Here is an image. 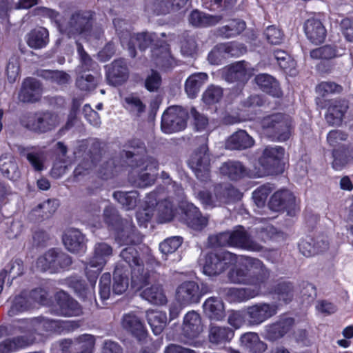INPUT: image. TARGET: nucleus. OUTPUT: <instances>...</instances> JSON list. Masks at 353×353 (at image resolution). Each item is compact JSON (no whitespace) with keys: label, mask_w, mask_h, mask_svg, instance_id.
Wrapping results in <instances>:
<instances>
[{"label":"nucleus","mask_w":353,"mask_h":353,"mask_svg":"<svg viewBox=\"0 0 353 353\" xmlns=\"http://www.w3.org/2000/svg\"><path fill=\"white\" fill-rule=\"evenodd\" d=\"M256 84L268 94L280 97L282 94L278 81L268 74H259L255 77Z\"/></svg>","instance_id":"obj_41"},{"label":"nucleus","mask_w":353,"mask_h":353,"mask_svg":"<svg viewBox=\"0 0 353 353\" xmlns=\"http://www.w3.org/2000/svg\"><path fill=\"white\" fill-rule=\"evenodd\" d=\"M185 220L187 225L194 230H201L208 222L206 216H202L199 208L193 204H188L185 209Z\"/></svg>","instance_id":"obj_33"},{"label":"nucleus","mask_w":353,"mask_h":353,"mask_svg":"<svg viewBox=\"0 0 353 353\" xmlns=\"http://www.w3.org/2000/svg\"><path fill=\"white\" fill-rule=\"evenodd\" d=\"M0 170L10 180H17L21 175L17 161L10 154H5L0 157Z\"/></svg>","instance_id":"obj_42"},{"label":"nucleus","mask_w":353,"mask_h":353,"mask_svg":"<svg viewBox=\"0 0 353 353\" xmlns=\"http://www.w3.org/2000/svg\"><path fill=\"white\" fill-rule=\"evenodd\" d=\"M203 309L211 319L221 321L225 316L224 305L220 299H208L203 304Z\"/></svg>","instance_id":"obj_44"},{"label":"nucleus","mask_w":353,"mask_h":353,"mask_svg":"<svg viewBox=\"0 0 353 353\" xmlns=\"http://www.w3.org/2000/svg\"><path fill=\"white\" fill-rule=\"evenodd\" d=\"M201 296L199 286L194 281H185L176 290V299L183 305L198 303Z\"/></svg>","instance_id":"obj_17"},{"label":"nucleus","mask_w":353,"mask_h":353,"mask_svg":"<svg viewBox=\"0 0 353 353\" xmlns=\"http://www.w3.org/2000/svg\"><path fill=\"white\" fill-rule=\"evenodd\" d=\"M112 253V248L106 243L100 242L94 245L93 256L85 270L91 286L95 285L99 273Z\"/></svg>","instance_id":"obj_5"},{"label":"nucleus","mask_w":353,"mask_h":353,"mask_svg":"<svg viewBox=\"0 0 353 353\" xmlns=\"http://www.w3.org/2000/svg\"><path fill=\"white\" fill-rule=\"evenodd\" d=\"M113 197L126 210L134 209L139 201V194L137 191L122 192L116 191Z\"/></svg>","instance_id":"obj_50"},{"label":"nucleus","mask_w":353,"mask_h":353,"mask_svg":"<svg viewBox=\"0 0 353 353\" xmlns=\"http://www.w3.org/2000/svg\"><path fill=\"white\" fill-rule=\"evenodd\" d=\"M248 288H232L227 292V296L230 301L242 302L259 296L265 285H250Z\"/></svg>","instance_id":"obj_26"},{"label":"nucleus","mask_w":353,"mask_h":353,"mask_svg":"<svg viewBox=\"0 0 353 353\" xmlns=\"http://www.w3.org/2000/svg\"><path fill=\"white\" fill-rule=\"evenodd\" d=\"M34 339L26 338L25 336H17L11 339H6L0 343V353H10L32 343Z\"/></svg>","instance_id":"obj_52"},{"label":"nucleus","mask_w":353,"mask_h":353,"mask_svg":"<svg viewBox=\"0 0 353 353\" xmlns=\"http://www.w3.org/2000/svg\"><path fill=\"white\" fill-rule=\"evenodd\" d=\"M294 204V196L291 192L287 190H281L276 192L271 196L269 201L270 208L274 211L292 209Z\"/></svg>","instance_id":"obj_27"},{"label":"nucleus","mask_w":353,"mask_h":353,"mask_svg":"<svg viewBox=\"0 0 353 353\" xmlns=\"http://www.w3.org/2000/svg\"><path fill=\"white\" fill-rule=\"evenodd\" d=\"M63 242L71 252L78 253L85 250V237L79 230H68L63 236Z\"/></svg>","instance_id":"obj_28"},{"label":"nucleus","mask_w":353,"mask_h":353,"mask_svg":"<svg viewBox=\"0 0 353 353\" xmlns=\"http://www.w3.org/2000/svg\"><path fill=\"white\" fill-rule=\"evenodd\" d=\"M77 46L80 62L76 68V73L96 72L95 71L98 68V64L93 61L90 56L85 51L81 43H77Z\"/></svg>","instance_id":"obj_45"},{"label":"nucleus","mask_w":353,"mask_h":353,"mask_svg":"<svg viewBox=\"0 0 353 353\" xmlns=\"http://www.w3.org/2000/svg\"><path fill=\"white\" fill-rule=\"evenodd\" d=\"M146 9L157 15L166 14L171 11V6L167 0H154L147 4Z\"/></svg>","instance_id":"obj_61"},{"label":"nucleus","mask_w":353,"mask_h":353,"mask_svg":"<svg viewBox=\"0 0 353 353\" xmlns=\"http://www.w3.org/2000/svg\"><path fill=\"white\" fill-rule=\"evenodd\" d=\"M230 236L231 247L240 248L253 251H258L261 248L260 245L254 242L241 227L230 232Z\"/></svg>","instance_id":"obj_30"},{"label":"nucleus","mask_w":353,"mask_h":353,"mask_svg":"<svg viewBox=\"0 0 353 353\" xmlns=\"http://www.w3.org/2000/svg\"><path fill=\"white\" fill-rule=\"evenodd\" d=\"M128 150H123L122 157L125 156L127 163L134 168L130 176V181L136 186L145 188L151 185L156 179V172L159 169V163L153 157H147L142 160L141 156L145 152L144 144L134 140L129 142Z\"/></svg>","instance_id":"obj_1"},{"label":"nucleus","mask_w":353,"mask_h":353,"mask_svg":"<svg viewBox=\"0 0 353 353\" xmlns=\"http://www.w3.org/2000/svg\"><path fill=\"white\" fill-rule=\"evenodd\" d=\"M161 177L164 180V184L166 185V190L167 192L169 194V198L175 196L178 200L183 199L184 192L181 185L175 181H172L168 174L165 172H162Z\"/></svg>","instance_id":"obj_56"},{"label":"nucleus","mask_w":353,"mask_h":353,"mask_svg":"<svg viewBox=\"0 0 353 353\" xmlns=\"http://www.w3.org/2000/svg\"><path fill=\"white\" fill-rule=\"evenodd\" d=\"M224 76L225 80L230 82H244L250 76V68L245 61L236 62L227 68Z\"/></svg>","instance_id":"obj_32"},{"label":"nucleus","mask_w":353,"mask_h":353,"mask_svg":"<svg viewBox=\"0 0 353 353\" xmlns=\"http://www.w3.org/2000/svg\"><path fill=\"white\" fill-rule=\"evenodd\" d=\"M294 324V319L287 316L281 317L275 323L265 327V337L272 341L278 340L288 333Z\"/></svg>","instance_id":"obj_20"},{"label":"nucleus","mask_w":353,"mask_h":353,"mask_svg":"<svg viewBox=\"0 0 353 353\" xmlns=\"http://www.w3.org/2000/svg\"><path fill=\"white\" fill-rule=\"evenodd\" d=\"M220 172L232 180H239L248 175L245 166L240 161H236L223 163L220 167Z\"/></svg>","instance_id":"obj_40"},{"label":"nucleus","mask_w":353,"mask_h":353,"mask_svg":"<svg viewBox=\"0 0 353 353\" xmlns=\"http://www.w3.org/2000/svg\"><path fill=\"white\" fill-rule=\"evenodd\" d=\"M129 268L119 263L113 274L112 291L114 294H121L126 291L129 285Z\"/></svg>","instance_id":"obj_34"},{"label":"nucleus","mask_w":353,"mask_h":353,"mask_svg":"<svg viewBox=\"0 0 353 353\" xmlns=\"http://www.w3.org/2000/svg\"><path fill=\"white\" fill-rule=\"evenodd\" d=\"M348 103L345 99H334L329 101L325 114V120L330 125H339L348 109Z\"/></svg>","instance_id":"obj_21"},{"label":"nucleus","mask_w":353,"mask_h":353,"mask_svg":"<svg viewBox=\"0 0 353 353\" xmlns=\"http://www.w3.org/2000/svg\"><path fill=\"white\" fill-rule=\"evenodd\" d=\"M225 185H218L214 188V194L207 191H201L198 194V198L206 208H212L228 203V194L225 193Z\"/></svg>","instance_id":"obj_18"},{"label":"nucleus","mask_w":353,"mask_h":353,"mask_svg":"<svg viewBox=\"0 0 353 353\" xmlns=\"http://www.w3.org/2000/svg\"><path fill=\"white\" fill-rule=\"evenodd\" d=\"M76 86L81 91L90 92L94 90L99 81V76L97 72L94 74L90 73H77Z\"/></svg>","instance_id":"obj_46"},{"label":"nucleus","mask_w":353,"mask_h":353,"mask_svg":"<svg viewBox=\"0 0 353 353\" xmlns=\"http://www.w3.org/2000/svg\"><path fill=\"white\" fill-rule=\"evenodd\" d=\"M142 236L135 230L131 221H121V227L118 228L116 240L121 245L139 244L142 241Z\"/></svg>","instance_id":"obj_19"},{"label":"nucleus","mask_w":353,"mask_h":353,"mask_svg":"<svg viewBox=\"0 0 353 353\" xmlns=\"http://www.w3.org/2000/svg\"><path fill=\"white\" fill-rule=\"evenodd\" d=\"M341 54L342 53L339 54L334 46L331 45H325L310 52V57L316 59H330Z\"/></svg>","instance_id":"obj_58"},{"label":"nucleus","mask_w":353,"mask_h":353,"mask_svg":"<svg viewBox=\"0 0 353 353\" xmlns=\"http://www.w3.org/2000/svg\"><path fill=\"white\" fill-rule=\"evenodd\" d=\"M31 308H33V301L28 299V293L23 292L12 299L8 314L10 316H13Z\"/></svg>","instance_id":"obj_47"},{"label":"nucleus","mask_w":353,"mask_h":353,"mask_svg":"<svg viewBox=\"0 0 353 353\" xmlns=\"http://www.w3.org/2000/svg\"><path fill=\"white\" fill-rule=\"evenodd\" d=\"M312 242L313 240L310 239V241L302 240L299 243V250L303 256L310 257L328 248V243L326 241L317 242L316 245L312 244Z\"/></svg>","instance_id":"obj_54"},{"label":"nucleus","mask_w":353,"mask_h":353,"mask_svg":"<svg viewBox=\"0 0 353 353\" xmlns=\"http://www.w3.org/2000/svg\"><path fill=\"white\" fill-rule=\"evenodd\" d=\"M228 275L233 283L265 285L270 272L258 259L245 257L229 271Z\"/></svg>","instance_id":"obj_2"},{"label":"nucleus","mask_w":353,"mask_h":353,"mask_svg":"<svg viewBox=\"0 0 353 353\" xmlns=\"http://www.w3.org/2000/svg\"><path fill=\"white\" fill-rule=\"evenodd\" d=\"M278 312V305L275 303H258L245 310V317L250 325H259L272 318Z\"/></svg>","instance_id":"obj_14"},{"label":"nucleus","mask_w":353,"mask_h":353,"mask_svg":"<svg viewBox=\"0 0 353 353\" xmlns=\"http://www.w3.org/2000/svg\"><path fill=\"white\" fill-rule=\"evenodd\" d=\"M122 327L135 336L141 338L145 334V327L143 322L134 313L125 314L121 320Z\"/></svg>","instance_id":"obj_39"},{"label":"nucleus","mask_w":353,"mask_h":353,"mask_svg":"<svg viewBox=\"0 0 353 353\" xmlns=\"http://www.w3.org/2000/svg\"><path fill=\"white\" fill-rule=\"evenodd\" d=\"M41 75L59 85L66 84L70 80V75L63 71L46 70L42 72Z\"/></svg>","instance_id":"obj_62"},{"label":"nucleus","mask_w":353,"mask_h":353,"mask_svg":"<svg viewBox=\"0 0 353 353\" xmlns=\"http://www.w3.org/2000/svg\"><path fill=\"white\" fill-rule=\"evenodd\" d=\"M120 256L128 265L125 268L132 269V285L141 288L153 279V272L144 268L143 261L139 257L137 250L132 246L123 249Z\"/></svg>","instance_id":"obj_3"},{"label":"nucleus","mask_w":353,"mask_h":353,"mask_svg":"<svg viewBox=\"0 0 353 353\" xmlns=\"http://www.w3.org/2000/svg\"><path fill=\"white\" fill-rule=\"evenodd\" d=\"M25 271L23 261L21 259H16L12 260L3 271L6 273L9 279H14L21 276Z\"/></svg>","instance_id":"obj_60"},{"label":"nucleus","mask_w":353,"mask_h":353,"mask_svg":"<svg viewBox=\"0 0 353 353\" xmlns=\"http://www.w3.org/2000/svg\"><path fill=\"white\" fill-rule=\"evenodd\" d=\"M245 29V23L239 20H232L230 23L217 30V35L225 39L239 35Z\"/></svg>","instance_id":"obj_53"},{"label":"nucleus","mask_w":353,"mask_h":353,"mask_svg":"<svg viewBox=\"0 0 353 353\" xmlns=\"http://www.w3.org/2000/svg\"><path fill=\"white\" fill-rule=\"evenodd\" d=\"M304 31L307 38L316 44L323 42L327 32L321 21L316 18L308 19L305 22Z\"/></svg>","instance_id":"obj_25"},{"label":"nucleus","mask_w":353,"mask_h":353,"mask_svg":"<svg viewBox=\"0 0 353 353\" xmlns=\"http://www.w3.org/2000/svg\"><path fill=\"white\" fill-rule=\"evenodd\" d=\"M266 133L280 141L288 140L291 134L292 118L289 115L276 114L265 117L261 121Z\"/></svg>","instance_id":"obj_6"},{"label":"nucleus","mask_w":353,"mask_h":353,"mask_svg":"<svg viewBox=\"0 0 353 353\" xmlns=\"http://www.w3.org/2000/svg\"><path fill=\"white\" fill-rule=\"evenodd\" d=\"M182 239L179 236H173L165 239L159 245L161 252L164 254L174 252L181 245Z\"/></svg>","instance_id":"obj_64"},{"label":"nucleus","mask_w":353,"mask_h":353,"mask_svg":"<svg viewBox=\"0 0 353 353\" xmlns=\"http://www.w3.org/2000/svg\"><path fill=\"white\" fill-rule=\"evenodd\" d=\"M128 75V70L124 59L115 60L108 68V78L114 85L125 81Z\"/></svg>","instance_id":"obj_38"},{"label":"nucleus","mask_w":353,"mask_h":353,"mask_svg":"<svg viewBox=\"0 0 353 353\" xmlns=\"http://www.w3.org/2000/svg\"><path fill=\"white\" fill-rule=\"evenodd\" d=\"M79 327V323L75 321H61L43 317L20 320L14 325L21 332H59L61 328L74 330Z\"/></svg>","instance_id":"obj_4"},{"label":"nucleus","mask_w":353,"mask_h":353,"mask_svg":"<svg viewBox=\"0 0 353 353\" xmlns=\"http://www.w3.org/2000/svg\"><path fill=\"white\" fill-rule=\"evenodd\" d=\"M148 201L147 202L151 204V205L154 204L152 200L155 201L156 208L154 212L159 223H162L170 221L173 219L176 210L173 201H171L168 199L157 201V199H160L158 196V191H154L150 193L148 196Z\"/></svg>","instance_id":"obj_16"},{"label":"nucleus","mask_w":353,"mask_h":353,"mask_svg":"<svg viewBox=\"0 0 353 353\" xmlns=\"http://www.w3.org/2000/svg\"><path fill=\"white\" fill-rule=\"evenodd\" d=\"M240 344L250 353H263L267 350V345L255 332H247L241 335Z\"/></svg>","instance_id":"obj_35"},{"label":"nucleus","mask_w":353,"mask_h":353,"mask_svg":"<svg viewBox=\"0 0 353 353\" xmlns=\"http://www.w3.org/2000/svg\"><path fill=\"white\" fill-rule=\"evenodd\" d=\"M254 140L245 130H241L232 134L226 141L230 150H245L254 145Z\"/></svg>","instance_id":"obj_37"},{"label":"nucleus","mask_w":353,"mask_h":353,"mask_svg":"<svg viewBox=\"0 0 353 353\" xmlns=\"http://www.w3.org/2000/svg\"><path fill=\"white\" fill-rule=\"evenodd\" d=\"M147 319L155 335L160 334L167 323V316L165 313L160 311H148Z\"/></svg>","instance_id":"obj_48"},{"label":"nucleus","mask_w":353,"mask_h":353,"mask_svg":"<svg viewBox=\"0 0 353 353\" xmlns=\"http://www.w3.org/2000/svg\"><path fill=\"white\" fill-rule=\"evenodd\" d=\"M238 261V256L228 251L210 252L205 256L203 272L209 276L219 275Z\"/></svg>","instance_id":"obj_9"},{"label":"nucleus","mask_w":353,"mask_h":353,"mask_svg":"<svg viewBox=\"0 0 353 353\" xmlns=\"http://www.w3.org/2000/svg\"><path fill=\"white\" fill-rule=\"evenodd\" d=\"M72 263L68 254L60 250L50 249L37 259V268L41 272L57 273L67 269Z\"/></svg>","instance_id":"obj_7"},{"label":"nucleus","mask_w":353,"mask_h":353,"mask_svg":"<svg viewBox=\"0 0 353 353\" xmlns=\"http://www.w3.org/2000/svg\"><path fill=\"white\" fill-rule=\"evenodd\" d=\"M57 303L59 307V313L63 316H77L81 312L79 303L63 292L56 295Z\"/></svg>","instance_id":"obj_31"},{"label":"nucleus","mask_w":353,"mask_h":353,"mask_svg":"<svg viewBox=\"0 0 353 353\" xmlns=\"http://www.w3.org/2000/svg\"><path fill=\"white\" fill-rule=\"evenodd\" d=\"M208 79V76L205 72H198L190 75L185 83V90L188 97L190 98L196 97Z\"/></svg>","instance_id":"obj_43"},{"label":"nucleus","mask_w":353,"mask_h":353,"mask_svg":"<svg viewBox=\"0 0 353 353\" xmlns=\"http://www.w3.org/2000/svg\"><path fill=\"white\" fill-rule=\"evenodd\" d=\"M274 57L281 68L286 70L294 68V61L285 51L276 50L274 51Z\"/></svg>","instance_id":"obj_63"},{"label":"nucleus","mask_w":353,"mask_h":353,"mask_svg":"<svg viewBox=\"0 0 353 353\" xmlns=\"http://www.w3.org/2000/svg\"><path fill=\"white\" fill-rule=\"evenodd\" d=\"M203 331L200 315L195 311L188 312L183 319V332L189 338L198 336Z\"/></svg>","instance_id":"obj_29"},{"label":"nucleus","mask_w":353,"mask_h":353,"mask_svg":"<svg viewBox=\"0 0 353 353\" xmlns=\"http://www.w3.org/2000/svg\"><path fill=\"white\" fill-rule=\"evenodd\" d=\"M94 338L90 334L79 336L74 343L71 340H64L59 344L62 353H68L70 350L81 349V353H92L94 345Z\"/></svg>","instance_id":"obj_23"},{"label":"nucleus","mask_w":353,"mask_h":353,"mask_svg":"<svg viewBox=\"0 0 353 353\" xmlns=\"http://www.w3.org/2000/svg\"><path fill=\"white\" fill-rule=\"evenodd\" d=\"M221 19L219 16L209 15L198 10H194L190 14L189 21L194 26L204 27L215 25L219 22Z\"/></svg>","instance_id":"obj_51"},{"label":"nucleus","mask_w":353,"mask_h":353,"mask_svg":"<svg viewBox=\"0 0 353 353\" xmlns=\"http://www.w3.org/2000/svg\"><path fill=\"white\" fill-rule=\"evenodd\" d=\"M152 56L154 57L155 64L161 68H169L172 63V59L165 48L153 50Z\"/></svg>","instance_id":"obj_57"},{"label":"nucleus","mask_w":353,"mask_h":353,"mask_svg":"<svg viewBox=\"0 0 353 353\" xmlns=\"http://www.w3.org/2000/svg\"><path fill=\"white\" fill-rule=\"evenodd\" d=\"M272 292L277 296L279 301L285 304L290 303L294 296V286L290 282L283 281L276 284Z\"/></svg>","instance_id":"obj_55"},{"label":"nucleus","mask_w":353,"mask_h":353,"mask_svg":"<svg viewBox=\"0 0 353 353\" xmlns=\"http://www.w3.org/2000/svg\"><path fill=\"white\" fill-rule=\"evenodd\" d=\"M120 38L121 43L123 48H127L130 57H136V47L140 50H145L154 41V34L152 33L132 34L129 30H119L118 26L123 21L115 19L113 21Z\"/></svg>","instance_id":"obj_8"},{"label":"nucleus","mask_w":353,"mask_h":353,"mask_svg":"<svg viewBox=\"0 0 353 353\" xmlns=\"http://www.w3.org/2000/svg\"><path fill=\"white\" fill-rule=\"evenodd\" d=\"M188 164L197 179L205 181L210 178V158L208 146L201 145L191 155Z\"/></svg>","instance_id":"obj_13"},{"label":"nucleus","mask_w":353,"mask_h":353,"mask_svg":"<svg viewBox=\"0 0 353 353\" xmlns=\"http://www.w3.org/2000/svg\"><path fill=\"white\" fill-rule=\"evenodd\" d=\"M22 122L26 128L32 131L45 133L54 129L59 124L60 119L58 115L46 112L30 114Z\"/></svg>","instance_id":"obj_12"},{"label":"nucleus","mask_w":353,"mask_h":353,"mask_svg":"<svg viewBox=\"0 0 353 353\" xmlns=\"http://www.w3.org/2000/svg\"><path fill=\"white\" fill-rule=\"evenodd\" d=\"M48 42V32L46 28L34 30L27 35V43L32 48H42L47 45Z\"/></svg>","instance_id":"obj_49"},{"label":"nucleus","mask_w":353,"mask_h":353,"mask_svg":"<svg viewBox=\"0 0 353 353\" xmlns=\"http://www.w3.org/2000/svg\"><path fill=\"white\" fill-rule=\"evenodd\" d=\"M234 336L232 329L225 326L211 325L209 330V341L216 345L225 344L230 342Z\"/></svg>","instance_id":"obj_36"},{"label":"nucleus","mask_w":353,"mask_h":353,"mask_svg":"<svg viewBox=\"0 0 353 353\" xmlns=\"http://www.w3.org/2000/svg\"><path fill=\"white\" fill-rule=\"evenodd\" d=\"M125 101L126 103L125 108L137 117H139L145 110V105L137 97L129 96L125 98Z\"/></svg>","instance_id":"obj_59"},{"label":"nucleus","mask_w":353,"mask_h":353,"mask_svg":"<svg viewBox=\"0 0 353 353\" xmlns=\"http://www.w3.org/2000/svg\"><path fill=\"white\" fill-rule=\"evenodd\" d=\"M154 280L155 275L153 272V279L151 282L149 283V284ZM148 285V283L143 285L141 288L135 286L138 289L145 287V288L141 292V296L145 300L148 301L149 303L154 305H161L165 304L167 303V297L162 285L160 284H154L150 286H147Z\"/></svg>","instance_id":"obj_24"},{"label":"nucleus","mask_w":353,"mask_h":353,"mask_svg":"<svg viewBox=\"0 0 353 353\" xmlns=\"http://www.w3.org/2000/svg\"><path fill=\"white\" fill-rule=\"evenodd\" d=\"M92 14L90 11H77L59 24L63 33L71 37L88 32L91 28Z\"/></svg>","instance_id":"obj_10"},{"label":"nucleus","mask_w":353,"mask_h":353,"mask_svg":"<svg viewBox=\"0 0 353 353\" xmlns=\"http://www.w3.org/2000/svg\"><path fill=\"white\" fill-rule=\"evenodd\" d=\"M42 89L40 83L35 79H26L19 94V99L25 103L38 101L41 97Z\"/></svg>","instance_id":"obj_22"},{"label":"nucleus","mask_w":353,"mask_h":353,"mask_svg":"<svg viewBox=\"0 0 353 353\" xmlns=\"http://www.w3.org/2000/svg\"><path fill=\"white\" fill-rule=\"evenodd\" d=\"M284 155V149L281 147H267L259 159L264 169L263 174H277L283 171L281 159Z\"/></svg>","instance_id":"obj_15"},{"label":"nucleus","mask_w":353,"mask_h":353,"mask_svg":"<svg viewBox=\"0 0 353 353\" xmlns=\"http://www.w3.org/2000/svg\"><path fill=\"white\" fill-rule=\"evenodd\" d=\"M188 111L179 105L167 108L161 118V129L165 133L181 131L187 126Z\"/></svg>","instance_id":"obj_11"}]
</instances>
